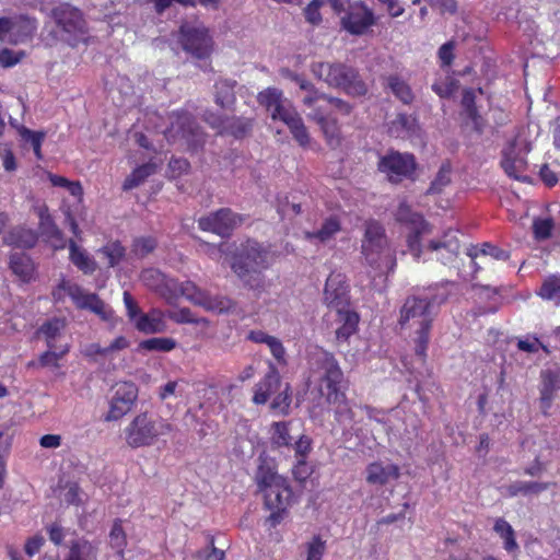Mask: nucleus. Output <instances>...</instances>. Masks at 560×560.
<instances>
[{
	"instance_id": "1",
	"label": "nucleus",
	"mask_w": 560,
	"mask_h": 560,
	"mask_svg": "<svg viewBox=\"0 0 560 560\" xmlns=\"http://www.w3.org/2000/svg\"><path fill=\"white\" fill-rule=\"evenodd\" d=\"M254 480L264 495L265 508L271 511L267 522L275 527L283 520L291 504L292 489L287 478L278 474L275 460L265 455L258 457Z\"/></svg>"
},
{
	"instance_id": "2",
	"label": "nucleus",
	"mask_w": 560,
	"mask_h": 560,
	"mask_svg": "<svg viewBox=\"0 0 560 560\" xmlns=\"http://www.w3.org/2000/svg\"><path fill=\"white\" fill-rule=\"evenodd\" d=\"M361 254L366 265L378 275L393 271L396 266L395 252L389 246L385 228L376 220L364 223Z\"/></svg>"
},
{
	"instance_id": "3",
	"label": "nucleus",
	"mask_w": 560,
	"mask_h": 560,
	"mask_svg": "<svg viewBox=\"0 0 560 560\" xmlns=\"http://www.w3.org/2000/svg\"><path fill=\"white\" fill-rule=\"evenodd\" d=\"M324 302L330 311L336 312V322L340 324L336 329L337 339L346 341L357 330L359 315L350 310L348 287L340 275L328 277L324 290Z\"/></svg>"
},
{
	"instance_id": "4",
	"label": "nucleus",
	"mask_w": 560,
	"mask_h": 560,
	"mask_svg": "<svg viewBox=\"0 0 560 560\" xmlns=\"http://www.w3.org/2000/svg\"><path fill=\"white\" fill-rule=\"evenodd\" d=\"M258 103L266 107L273 120L283 121L295 141L302 145H308L311 141L307 128L293 105L283 97L281 90L277 88H267L257 96Z\"/></svg>"
},
{
	"instance_id": "5",
	"label": "nucleus",
	"mask_w": 560,
	"mask_h": 560,
	"mask_svg": "<svg viewBox=\"0 0 560 560\" xmlns=\"http://www.w3.org/2000/svg\"><path fill=\"white\" fill-rule=\"evenodd\" d=\"M269 266V253L260 244L248 241L231 265L245 287L261 292L265 288L262 270Z\"/></svg>"
},
{
	"instance_id": "6",
	"label": "nucleus",
	"mask_w": 560,
	"mask_h": 560,
	"mask_svg": "<svg viewBox=\"0 0 560 560\" xmlns=\"http://www.w3.org/2000/svg\"><path fill=\"white\" fill-rule=\"evenodd\" d=\"M311 72L318 80L331 88L341 89L352 96H363L368 93V85L361 79L359 71L342 62H314Z\"/></svg>"
},
{
	"instance_id": "7",
	"label": "nucleus",
	"mask_w": 560,
	"mask_h": 560,
	"mask_svg": "<svg viewBox=\"0 0 560 560\" xmlns=\"http://www.w3.org/2000/svg\"><path fill=\"white\" fill-rule=\"evenodd\" d=\"M164 135L170 143L190 152L202 149L207 137L196 118L188 112L173 113L170 116V127Z\"/></svg>"
},
{
	"instance_id": "8",
	"label": "nucleus",
	"mask_w": 560,
	"mask_h": 560,
	"mask_svg": "<svg viewBox=\"0 0 560 560\" xmlns=\"http://www.w3.org/2000/svg\"><path fill=\"white\" fill-rule=\"evenodd\" d=\"M172 425L164 421H155L147 413H140L125 428V440L132 448L150 446L163 434L168 433Z\"/></svg>"
},
{
	"instance_id": "9",
	"label": "nucleus",
	"mask_w": 560,
	"mask_h": 560,
	"mask_svg": "<svg viewBox=\"0 0 560 560\" xmlns=\"http://www.w3.org/2000/svg\"><path fill=\"white\" fill-rule=\"evenodd\" d=\"M52 15L57 24L56 33L61 40L77 46L86 39V23L78 9L61 4L52 11Z\"/></svg>"
},
{
	"instance_id": "10",
	"label": "nucleus",
	"mask_w": 560,
	"mask_h": 560,
	"mask_svg": "<svg viewBox=\"0 0 560 560\" xmlns=\"http://www.w3.org/2000/svg\"><path fill=\"white\" fill-rule=\"evenodd\" d=\"M178 42L186 52L197 59L208 58L212 52V38L206 26L197 21L180 25Z\"/></svg>"
},
{
	"instance_id": "11",
	"label": "nucleus",
	"mask_w": 560,
	"mask_h": 560,
	"mask_svg": "<svg viewBox=\"0 0 560 560\" xmlns=\"http://www.w3.org/2000/svg\"><path fill=\"white\" fill-rule=\"evenodd\" d=\"M416 167L417 163L412 154L398 151L387 152L380 158L377 163L378 171L393 184L401 183L404 179H412Z\"/></svg>"
},
{
	"instance_id": "12",
	"label": "nucleus",
	"mask_w": 560,
	"mask_h": 560,
	"mask_svg": "<svg viewBox=\"0 0 560 560\" xmlns=\"http://www.w3.org/2000/svg\"><path fill=\"white\" fill-rule=\"evenodd\" d=\"M320 362L324 371L320 378V394L330 405L342 404L346 399L345 394L340 390L343 374L337 361L331 354L324 353Z\"/></svg>"
},
{
	"instance_id": "13",
	"label": "nucleus",
	"mask_w": 560,
	"mask_h": 560,
	"mask_svg": "<svg viewBox=\"0 0 560 560\" xmlns=\"http://www.w3.org/2000/svg\"><path fill=\"white\" fill-rule=\"evenodd\" d=\"M396 220L409 226L407 245L416 259L420 258V237L431 233L430 224L418 213L411 211L407 203H400L396 211Z\"/></svg>"
},
{
	"instance_id": "14",
	"label": "nucleus",
	"mask_w": 560,
	"mask_h": 560,
	"mask_svg": "<svg viewBox=\"0 0 560 560\" xmlns=\"http://www.w3.org/2000/svg\"><path fill=\"white\" fill-rule=\"evenodd\" d=\"M530 150L525 141L514 140L503 150V159L501 165L508 176L517 180H527L528 177L524 175L527 167L525 159L526 153Z\"/></svg>"
},
{
	"instance_id": "15",
	"label": "nucleus",
	"mask_w": 560,
	"mask_h": 560,
	"mask_svg": "<svg viewBox=\"0 0 560 560\" xmlns=\"http://www.w3.org/2000/svg\"><path fill=\"white\" fill-rule=\"evenodd\" d=\"M60 288L67 292L79 308H86L98 315L103 320L113 317L112 308L106 305L95 293L85 292L77 284L62 281Z\"/></svg>"
},
{
	"instance_id": "16",
	"label": "nucleus",
	"mask_w": 560,
	"mask_h": 560,
	"mask_svg": "<svg viewBox=\"0 0 560 560\" xmlns=\"http://www.w3.org/2000/svg\"><path fill=\"white\" fill-rule=\"evenodd\" d=\"M433 303L434 300H429L428 298L410 296L406 299L400 310L399 324L404 326L413 320L418 326L431 325L435 315L433 313Z\"/></svg>"
},
{
	"instance_id": "17",
	"label": "nucleus",
	"mask_w": 560,
	"mask_h": 560,
	"mask_svg": "<svg viewBox=\"0 0 560 560\" xmlns=\"http://www.w3.org/2000/svg\"><path fill=\"white\" fill-rule=\"evenodd\" d=\"M241 222L240 215L229 208H222L200 218L198 225L202 231L212 232L221 237H228Z\"/></svg>"
},
{
	"instance_id": "18",
	"label": "nucleus",
	"mask_w": 560,
	"mask_h": 560,
	"mask_svg": "<svg viewBox=\"0 0 560 560\" xmlns=\"http://www.w3.org/2000/svg\"><path fill=\"white\" fill-rule=\"evenodd\" d=\"M138 397V388L131 382L118 383L110 400V408L105 417L107 421L118 420L129 412Z\"/></svg>"
},
{
	"instance_id": "19",
	"label": "nucleus",
	"mask_w": 560,
	"mask_h": 560,
	"mask_svg": "<svg viewBox=\"0 0 560 560\" xmlns=\"http://www.w3.org/2000/svg\"><path fill=\"white\" fill-rule=\"evenodd\" d=\"M376 23L373 11L363 3L349 5L341 18L342 27L352 35H362Z\"/></svg>"
},
{
	"instance_id": "20",
	"label": "nucleus",
	"mask_w": 560,
	"mask_h": 560,
	"mask_svg": "<svg viewBox=\"0 0 560 560\" xmlns=\"http://www.w3.org/2000/svg\"><path fill=\"white\" fill-rule=\"evenodd\" d=\"M143 284L150 290L164 298L172 303L177 299V281L167 278L164 273L155 268H148L140 276Z\"/></svg>"
},
{
	"instance_id": "21",
	"label": "nucleus",
	"mask_w": 560,
	"mask_h": 560,
	"mask_svg": "<svg viewBox=\"0 0 560 560\" xmlns=\"http://www.w3.org/2000/svg\"><path fill=\"white\" fill-rule=\"evenodd\" d=\"M560 389V369H546L540 373L539 386V408L547 416L556 397V393Z\"/></svg>"
},
{
	"instance_id": "22",
	"label": "nucleus",
	"mask_w": 560,
	"mask_h": 560,
	"mask_svg": "<svg viewBox=\"0 0 560 560\" xmlns=\"http://www.w3.org/2000/svg\"><path fill=\"white\" fill-rule=\"evenodd\" d=\"M457 234V231L448 230L441 240L429 243V249L436 253V259L443 265L454 264L458 256L460 243Z\"/></svg>"
},
{
	"instance_id": "23",
	"label": "nucleus",
	"mask_w": 560,
	"mask_h": 560,
	"mask_svg": "<svg viewBox=\"0 0 560 560\" xmlns=\"http://www.w3.org/2000/svg\"><path fill=\"white\" fill-rule=\"evenodd\" d=\"M400 469L397 465L373 462L365 468V480L373 486H385L390 480L398 479Z\"/></svg>"
},
{
	"instance_id": "24",
	"label": "nucleus",
	"mask_w": 560,
	"mask_h": 560,
	"mask_svg": "<svg viewBox=\"0 0 560 560\" xmlns=\"http://www.w3.org/2000/svg\"><path fill=\"white\" fill-rule=\"evenodd\" d=\"M308 118L320 127L329 147L337 148L340 145L341 135L336 119L327 117L320 108L314 109Z\"/></svg>"
},
{
	"instance_id": "25",
	"label": "nucleus",
	"mask_w": 560,
	"mask_h": 560,
	"mask_svg": "<svg viewBox=\"0 0 560 560\" xmlns=\"http://www.w3.org/2000/svg\"><path fill=\"white\" fill-rule=\"evenodd\" d=\"M281 378L276 368L271 366L265 377L256 385L253 401L256 405H264L271 394L280 390Z\"/></svg>"
},
{
	"instance_id": "26",
	"label": "nucleus",
	"mask_w": 560,
	"mask_h": 560,
	"mask_svg": "<svg viewBox=\"0 0 560 560\" xmlns=\"http://www.w3.org/2000/svg\"><path fill=\"white\" fill-rule=\"evenodd\" d=\"M136 328L144 334H159L166 330V323L161 312L153 310L142 314L135 323Z\"/></svg>"
},
{
	"instance_id": "27",
	"label": "nucleus",
	"mask_w": 560,
	"mask_h": 560,
	"mask_svg": "<svg viewBox=\"0 0 560 560\" xmlns=\"http://www.w3.org/2000/svg\"><path fill=\"white\" fill-rule=\"evenodd\" d=\"M68 246L70 260L75 267L85 275H91L96 270V261L84 249L79 247L73 240L69 241Z\"/></svg>"
},
{
	"instance_id": "28",
	"label": "nucleus",
	"mask_w": 560,
	"mask_h": 560,
	"mask_svg": "<svg viewBox=\"0 0 560 560\" xmlns=\"http://www.w3.org/2000/svg\"><path fill=\"white\" fill-rule=\"evenodd\" d=\"M66 327L65 319L52 318L45 322L36 331L37 338H44L49 349H55V341L61 336Z\"/></svg>"
},
{
	"instance_id": "29",
	"label": "nucleus",
	"mask_w": 560,
	"mask_h": 560,
	"mask_svg": "<svg viewBox=\"0 0 560 560\" xmlns=\"http://www.w3.org/2000/svg\"><path fill=\"white\" fill-rule=\"evenodd\" d=\"M10 268L23 282H30L34 275L32 259L22 253H14L10 256Z\"/></svg>"
},
{
	"instance_id": "30",
	"label": "nucleus",
	"mask_w": 560,
	"mask_h": 560,
	"mask_svg": "<svg viewBox=\"0 0 560 560\" xmlns=\"http://www.w3.org/2000/svg\"><path fill=\"white\" fill-rule=\"evenodd\" d=\"M236 81L221 79L214 85V102L222 108H231L235 103Z\"/></svg>"
},
{
	"instance_id": "31",
	"label": "nucleus",
	"mask_w": 560,
	"mask_h": 560,
	"mask_svg": "<svg viewBox=\"0 0 560 560\" xmlns=\"http://www.w3.org/2000/svg\"><path fill=\"white\" fill-rule=\"evenodd\" d=\"M550 486V482H537V481H522L517 480L506 487V493L510 497L522 495H537L542 491H546Z\"/></svg>"
},
{
	"instance_id": "32",
	"label": "nucleus",
	"mask_w": 560,
	"mask_h": 560,
	"mask_svg": "<svg viewBox=\"0 0 560 560\" xmlns=\"http://www.w3.org/2000/svg\"><path fill=\"white\" fill-rule=\"evenodd\" d=\"M200 306L206 311L217 312L219 314L234 313L236 310V303L230 298L220 295L212 296L207 292Z\"/></svg>"
},
{
	"instance_id": "33",
	"label": "nucleus",
	"mask_w": 560,
	"mask_h": 560,
	"mask_svg": "<svg viewBox=\"0 0 560 560\" xmlns=\"http://www.w3.org/2000/svg\"><path fill=\"white\" fill-rule=\"evenodd\" d=\"M340 231V222L336 218H328L324 221L320 229L314 232H305V238L308 241L318 240L326 243Z\"/></svg>"
},
{
	"instance_id": "34",
	"label": "nucleus",
	"mask_w": 560,
	"mask_h": 560,
	"mask_svg": "<svg viewBox=\"0 0 560 560\" xmlns=\"http://www.w3.org/2000/svg\"><path fill=\"white\" fill-rule=\"evenodd\" d=\"M386 86L404 104H410L415 98V95L411 91V88L408 85V83L397 75L387 77L386 78Z\"/></svg>"
},
{
	"instance_id": "35",
	"label": "nucleus",
	"mask_w": 560,
	"mask_h": 560,
	"mask_svg": "<svg viewBox=\"0 0 560 560\" xmlns=\"http://www.w3.org/2000/svg\"><path fill=\"white\" fill-rule=\"evenodd\" d=\"M97 549L85 539L72 541L67 560H95Z\"/></svg>"
},
{
	"instance_id": "36",
	"label": "nucleus",
	"mask_w": 560,
	"mask_h": 560,
	"mask_svg": "<svg viewBox=\"0 0 560 560\" xmlns=\"http://www.w3.org/2000/svg\"><path fill=\"white\" fill-rule=\"evenodd\" d=\"M155 171L156 167L152 163L140 165L125 179L122 189L130 190L140 186L149 176L153 175Z\"/></svg>"
},
{
	"instance_id": "37",
	"label": "nucleus",
	"mask_w": 560,
	"mask_h": 560,
	"mask_svg": "<svg viewBox=\"0 0 560 560\" xmlns=\"http://www.w3.org/2000/svg\"><path fill=\"white\" fill-rule=\"evenodd\" d=\"M23 28L25 31L24 37H28L33 31L34 25L28 20L18 21L9 18H0V39L7 38L9 33L15 32V30Z\"/></svg>"
},
{
	"instance_id": "38",
	"label": "nucleus",
	"mask_w": 560,
	"mask_h": 560,
	"mask_svg": "<svg viewBox=\"0 0 560 560\" xmlns=\"http://www.w3.org/2000/svg\"><path fill=\"white\" fill-rule=\"evenodd\" d=\"M452 182V167L450 163H443L427 190L428 195L441 194Z\"/></svg>"
},
{
	"instance_id": "39",
	"label": "nucleus",
	"mask_w": 560,
	"mask_h": 560,
	"mask_svg": "<svg viewBox=\"0 0 560 560\" xmlns=\"http://www.w3.org/2000/svg\"><path fill=\"white\" fill-rule=\"evenodd\" d=\"M252 129V121L242 117H226L223 135H231L235 138L245 137Z\"/></svg>"
},
{
	"instance_id": "40",
	"label": "nucleus",
	"mask_w": 560,
	"mask_h": 560,
	"mask_svg": "<svg viewBox=\"0 0 560 560\" xmlns=\"http://www.w3.org/2000/svg\"><path fill=\"white\" fill-rule=\"evenodd\" d=\"M494 532L504 540V548L511 552L518 548L515 540V533L512 526L503 518H498L493 527Z\"/></svg>"
},
{
	"instance_id": "41",
	"label": "nucleus",
	"mask_w": 560,
	"mask_h": 560,
	"mask_svg": "<svg viewBox=\"0 0 560 560\" xmlns=\"http://www.w3.org/2000/svg\"><path fill=\"white\" fill-rule=\"evenodd\" d=\"M206 292L199 289L194 282L185 281L183 283L177 282V298L179 295L185 296L191 303L200 306Z\"/></svg>"
},
{
	"instance_id": "42",
	"label": "nucleus",
	"mask_w": 560,
	"mask_h": 560,
	"mask_svg": "<svg viewBox=\"0 0 560 560\" xmlns=\"http://www.w3.org/2000/svg\"><path fill=\"white\" fill-rule=\"evenodd\" d=\"M109 545L116 550L119 557H122L124 549L127 546V538L125 530L121 526V521L117 520L114 522L109 533Z\"/></svg>"
},
{
	"instance_id": "43",
	"label": "nucleus",
	"mask_w": 560,
	"mask_h": 560,
	"mask_svg": "<svg viewBox=\"0 0 560 560\" xmlns=\"http://www.w3.org/2000/svg\"><path fill=\"white\" fill-rule=\"evenodd\" d=\"M430 329L431 325L428 324L419 326L417 329V337L415 338V353L422 363H424L427 357Z\"/></svg>"
},
{
	"instance_id": "44",
	"label": "nucleus",
	"mask_w": 560,
	"mask_h": 560,
	"mask_svg": "<svg viewBox=\"0 0 560 560\" xmlns=\"http://www.w3.org/2000/svg\"><path fill=\"white\" fill-rule=\"evenodd\" d=\"M176 347V341L172 338L160 337V338H150L143 340L140 343V348L148 351H161L168 352Z\"/></svg>"
},
{
	"instance_id": "45",
	"label": "nucleus",
	"mask_w": 560,
	"mask_h": 560,
	"mask_svg": "<svg viewBox=\"0 0 560 560\" xmlns=\"http://www.w3.org/2000/svg\"><path fill=\"white\" fill-rule=\"evenodd\" d=\"M100 253L107 259L108 267H115L125 256V248L119 242H110L102 247Z\"/></svg>"
},
{
	"instance_id": "46",
	"label": "nucleus",
	"mask_w": 560,
	"mask_h": 560,
	"mask_svg": "<svg viewBox=\"0 0 560 560\" xmlns=\"http://www.w3.org/2000/svg\"><path fill=\"white\" fill-rule=\"evenodd\" d=\"M289 424L284 421L272 424V443L278 447L291 445L293 438L290 435Z\"/></svg>"
},
{
	"instance_id": "47",
	"label": "nucleus",
	"mask_w": 560,
	"mask_h": 560,
	"mask_svg": "<svg viewBox=\"0 0 560 560\" xmlns=\"http://www.w3.org/2000/svg\"><path fill=\"white\" fill-rule=\"evenodd\" d=\"M300 90L305 92V95L302 98V103L306 107H313L318 101H325L326 98V94L319 92V90L316 89L315 85L308 80H305L304 83L300 85Z\"/></svg>"
},
{
	"instance_id": "48",
	"label": "nucleus",
	"mask_w": 560,
	"mask_h": 560,
	"mask_svg": "<svg viewBox=\"0 0 560 560\" xmlns=\"http://www.w3.org/2000/svg\"><path fill=\"white\" fill-rule=\"evenodd\" d=\"M158 243L156 240L151 236H141L133 241L132 244V253L138 257H145L150 253H152Z\"/></svg>"
},
{
	"instance_id": "49",
	"label": "nucleus",
	"mask_w": 560,
	"mask_h": 560,
	"mask_svg": "<svg viewBox=\"0 0 560 560\" xmlns=\"http://www.w3.org/2000/svg\"><path fill=\"white\" fill-rule=\"evenodd\" d=\"M170 318L179 324H196V325H205L209 324L207 318H198L192 312L187 308H180L179 311L170 313Z\"/></svg>"
},
{
	"instance_id": "50",
	"label": "nucleus",
	"mask_w": 560,
	"mask_h": 560,
	"mask_svg": "<svg viewBox=\"0 0 560 560\" xmlns=\"http://www.w3.org/2000/svg\"><path fill=\"white\" fill-rule=\"evenodd\" d=\"M539 294L544 299L560 302V277L547 279L540 288Z\"/></svg>"
},
{
	"instance_id": "51",
	"label": "nucleus",
	"mask_w": 560,
	"mask_h": 560,
	"mask_svg": "<svg viewBox=\"0 0 560 560\" xmlns=\"http://www.w3.org/2000/svg\"><path fill=\"white\" fill-rule=\"evenodd\" d=\"M69 351L68 346L55 349H49L39 357V364L42 366H59L58 361Z\"/></svg>"
},
{
	"instance_id": "52",
	"label": "nucleus",
	"mask_w": 560,
	"mask_h": 560,
	"mask_svg": "<svg viewBox=\"0 0 560 560\" xmlns=\"http://www.w3.org/2000/svg\"><path fill=\"white\" fill-rule=\"evenodd\" d=\"M325 549V541L319 536L313 537L306 545V560H323Z\"/></svg>"
},
{
	"instance_id": "53",
	"label": "nucleus",
	"mask_w": 560,
	"mask_h": 560,
	"mask_svg": "<svg viewBox=\"0 0 560 560\" xmlns=\"http://www.w3.org/2000/svg\"><path fill=\"white\" fill-rule=\"evenodd\" d=\"M291 398L289 395V385L285 384L284 389L279 390V394L275 397L271 402V409L278 410L282 415H287L289 411Z\"/></svg>"
},
{
	"instance_id": "54",
	"label": "nucleus",
	"mask_w": 560,
	"mask_h": 560,
	"mask_svg": "<svg viewBox=\"0 0 560 560\" xmlns=\"http://www.w3.org/2000/svg\"><path fill=\"white\" fill-rule=\"evenodd\" d=\"M432 90L440 96V97H450L454 94V92L457 90V82L453 79L447 78L444 81L435 82L432 85Z\"/></svg>"
},
{
	"instance_id": "55",
	"label": "nucleus",
	"mask_w": 560,
	"mask_h": 560,
	"mask_svg": "<svg viewBox=\"0 0 560 560\" xmlns=\"http://www.w3.org/2000/svg\"><path fill=\"white\" fill-rule=\"evenodd\" d=\"M324 5V0H313L304 10L305 19L313 25H318L322 22L319 8Z\"/></svg>"
},
{
	"instance_id": "56",
	"label": "nucleus",
	"mask_w": 560,
	"mask_h": 560,
	"mask_svg": "<svg viewBox=\"0 0 560 560\" xmlns=\"http://www.w3.org/2000/svg\"><path fill=\"white\" fill-rule=\"evenodd\" d=\"M462 105L464 106L467 115L477 124L479 116L475 106V93L472 90L467 89L464 91Z\"/></svg>"
},
{
	"instance_id": "57",
	"label": "nucleus",
	"mask_w": 560,
	"mask_h": 560,
	"mask_svg": "<svg viewBox=\"0 0 560 560\" xmlns=\"http://www.w3.org/2000/svg\"><path fill=\"white\" fill-rule=\"evenodd\" d=\"M24 57L23 51H13L8 48L0 50V66L9 68L15 66Z\"/></svg>"
},
{
	"instance_id": "58",
	"label": "nucleus",
	"mask_w": 560,
	"mask_h": 560,
	"mask_svg": "<svg viewBox=\"0 0 560 560\" xmlns=\"http://www.w3.org/2000/svg\"><path fill=\"white\" fill-rule=\"evenodd\" d=\"M223 551L217 549L211 540L210 546L195 553L194 560H223Z\"/></svg>"
},
{
	"instance_id": "59",
	"label": "nucleus",
	"mask_w": 560,
	"mask_h": 560,
	"mask_svg": "<svg viewBox=\"0 0 560 560\" xmlns=\"http://www.w3.org/2000/svg\"><path fill=\"white\" fill-rule=\"evenodd\" d=\"M124 303L127 310V315L129 319L135 324L136 320L143 314L138 306V303L132 298V295L128 292H124Z\"/></svg>"
},
{
	"instance_id": "60",
	"label": "nucleus",
	"mask_w": 560,
	"mask_h": 560,
	"mask_svg": "<svg viewBox=\"0 0 560 560\" xmlns=\"http://www.w3.org/2000/svg\"><path fill=\"white\" fill-rule=\"evenodd\" d=\"M535 237L538 240H546L550 236L552 230V221L545 220H536L533 224Z\"/></svg>"
},
{
	"instance_id": "61",
	"label": "nucleus",
	"mask_w": 560,
	"mask_h": 560,
	"mask_svg": "<svg viewBox=\"0 0 560 560\" xmlns=\"http://www.w3.org/2000/svg\"><path fill=\"white\" fill-rule=\"evenodd\" d=\"M20 136L25 142H28L32 145V148H34L37 147L38 144H42L45 133L42 131H32L23 127L20 130Z\"/></svg>"
},
{
	"instance_id": "62",
	"label": "nucleus",
	"mask_w": 560,
	"mask_h": 560,
	"mask_svg": "<svg viewBox=\"0 0 560 560\" xmlns=\"http://www.w3.org/2000/svg\"><path fill=\"white\" fill-rule=\"evenodd\" d=\"M482 255H489L498 260H506L510 258V253L501 249L492 244L485 243L482 248L479 250Z\"/></svg>"
},
{
	"instance_id": "63",
	"label": "nucleus",
	"mask_w": 560,
	"mask_h": 560,
	"mask_svg": "<svg viewBox=\"0 0 560 560\" xmlns=\"http://www.w3.org/2000/svg\"><path fill=\"white\" fill-rule=\"evenodd\" d=\"M325 101L328 102L335 108V110L341 115H349L352 112V106L341 98L326 94Z\"/></svg>"
},
{
	"instance_id": "64",
	"label": "nucleus",
	"mask_w": 560,
	"mask_h": 560,
	"mask_svg": "<svg viewBox=\"0 0 560 560\" xmlns=\"http://www.w3.org/2000/svg\"><path fill=\"white\" fill-rule=\"evenodd\" d=\"M44 542H45V539H44L43 536L36 535V536L30 538L25 542V546H24L25 553L28 557L35 556L40 550V548L44 545Z\"/></svg>"
}]
</instances>
